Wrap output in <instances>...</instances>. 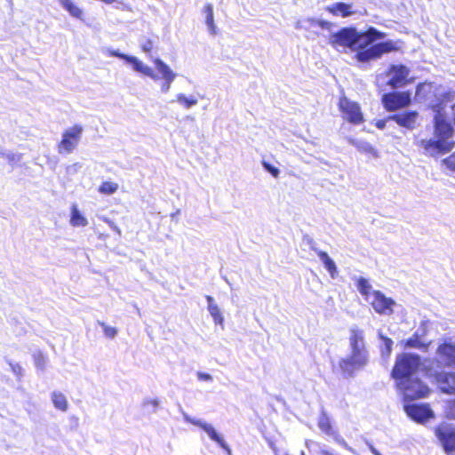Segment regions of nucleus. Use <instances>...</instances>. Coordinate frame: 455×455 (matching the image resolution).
<instances>
[{
    "label": "nucleus",
    "mask_w": 455,
    "mask_h": 455,
    "mask_svg": "<svg viewBox=\"0 0 455 455\" xmlns=\"http://www.w3.org/2000/svg\"><path fill=\"white\" fill-rule=\"evenodd\" d=\"M339 109L342 115L343 119L347 122L359 124L363 121V116L361 111L359 104L355 101H352L346 96L339 99Z\"/></svg>",
    "instance_id": "11"
},
{
    "label": "nucleus",
    "mask_w": 455,
    "mask_h": 455,
    "mask_svg": "<svg viewBox=\"0 0 455 455\" xmlns=\"http://www.w3.org/2000/svg\"><path fill=\"white\" fill-rule=\"evenodd\" d=\"M268 444H269L270 448L272 449V451H274V453L275 455H277V448H276L275 444L272 441H269Z\"/></svg>",
    "instance_id": "43"
},
{
    "label": "nucleus",
    "mask_w": 455,
    "mask_h": 455,
    "mask_svg": "<svg viewBox=\"0 0 455 455\" xmlns=\"http://www.w3.org/2000/svg\"><path fill=\"white\" fill-rule=\"evenodd\" d=\"M209 311H210L211 315L213 316L215 323H222L223 318L221 317V314L217 306L210 304Z\"/></svg>",
    "instance_id": "35"
},
{
    "label": "nucleus",
    "mask_w": 455,
    "mask_h": 455,
    "mask_svg": "<svg viewBox=\"0 0 455 455\" xmlns=\"http://www.w3.org/2000/svg\"><path fill=\"white\" fill-rule=\"evenodd\" d=\"M199 426L209 435L211 439L219 443L223 448H226L223 439L218 435V433L211 425L204 423L199 424Z\"/></svg>",
    "instance_id": "29"
},
{
    "label": "nucleus",
    "mask_w": 455,
    "mask_h": 455,
    "mask_svg": "<svg viewBox=\"0 0 455 455\" xmlns=\"http://www.w3.org/2000/svg\"><path fill=\"white\" fill-rule=\"evenodd\" d=\"M407 415L414 421L424 424L435 417L434 411L427 403H413L404 406Z\"/></svg>",
    "instance_id": "15"
},
{
    "label": "nucleus",
    "mask_w": 455,
    "mask_h": 455,
    "mask_svg": "<svg viewBox=\"0 0 455 455\" xmlns=\"http://www.w3.org/2000/svg\"><path fill=\"white\" fill-rule=\"evenodd\" d=\"M356 288L363 299L370 304L374 312L380 315L390 316L399 306L397 302L379 290L373 289L368 279L359 277Z\"/></svg>",
    "instance_id": "3"
},
{
    "label": "nucleus",
    "mask_w": 455,
    "mask_h": 455,
    "mask_svg": "<svg viewBox=\"0 0 455 455\" xmlns=\"http://www.w3.org/2000/svg\"><path fill=\"white\" fill-rule=\"evenodd\" d=\"M199 378L207 380L211 379V376L205 373H199Z\"/></svg>",
    "instance_id": "44"
},
{
    "label": "nucleus",
    "mask_w": 455,
    "mask_h": 455,
    "mask_svg": "<svg viewBox=\"0 0 455 455\" xmlns=\"http://www.w3.org/2000/svg\"><path fill=\"white\" fill-rule=\"evenodd\" d=\"M33 360L35 365L38 369H44L46 364V356L41 351H38L33 355Z\"/></svg>",
    "instance_id": "30"
},
{
    "label": "nucleus",
    "mask_w": 455,
    "mask_h": 455,
    "mask_svg": "<svg viewBox=\"0 0 455 455\" xmlns=\"http://www.w3.org/2000/svg\"><path fill=\"white\" fill-rule=\"evenodd\" d=\"M99 324L101 326L105 336L108 338L113 339L117 334L116 328L108 326L103 322H99Z\"/></svg>",
    "instance_id": "32"
},
{
    "label": "nucleus",
    "mask_w": 455,
    "mask_h": 455,
    "mask_svg": "<svg viewBox=\"0 0 455 455\" xmlns=\"http://www.w3.org/2000/svg\"><path fill=\"white\" fill-rule=\"evenodd\" d=\"M61 6L74 18L82 19L83 11L72 0H59Z\"/></svg>",
    "instance_id": "22"
},
{
    "label": "nucleus",
    "mask_w": 455,
    "mask_h": 455,
    "mask_svg": "<svg viewBox=\"0 0 455 455\" xmlns=\"http://www.w3.org/2000/svg\"><path fill=\"white\" fill-rule=\"evenodd\" d=\"M378 336L379 339L383 342V345L381 347L382 355H386L387 356H388L392 351L393 340L386 337L381 331H378Z\"/></svg>",
    "instance_id": "27"
},
{
    "label": "nucleus",
    "mask_w": 455,
    "mask_h": 455,
    "mask_svg": "<svg viewBox=\"0 0 455 455\" xmlns=\"http://www.w3.org/2000/svg\"><path fill=\"white\" fill-rule=\"evenodd\" d=\"M118 189V184L116 183V182H113V181H103L99 188H98V191L100 193V194H103V195H113L114 193H116Z\"/></svg>",
    "instance_id": "25"
},
{
    "label": "nucleus",
    "mask_w": 455,
    "mask_h": 455,
    "mask_svg": "<svg viewBox=\"0 0 455 455\" xmlns=\"http://www.w3.org/2000/svg\"><path fill=\"white\" fill-rule=\"evenodd\" d=\"M421 364L420 356L416 354L402 353L399 354L395 362L392 370V378L398 384V380H406L419 370Z\"/></svg>",
    "instance_id": "7"
},
{
    "label": "nucleus",
    "mask_w": 455,
    "mask_h": 455,
    "mask_svg": "<svg viewBox=\"0 0 455 455\" xmlns=\"http://www.w3.org/2000/svg\"><path fill=\"white\" fill-rule=\"evenodd\" d=\"M373 452L375 455H380L378 451H376L375 450H373Z\"/></svg>",
    "instance_id": "48"
},
{
    "label": "nucleus",
    "mask_w": 455,
    "mask_h": 455,
    "mask_svg": "<svg viewBox=\"0 0 455 455\" xmlns=\"http://www.w3.org/2000/svg\"><path fill=\"white\" fill-rule=\"evenodd\" d=\"M401 344L405 348H416L421 351H427L431 344V341L424 338V334L415 332L411 337L401 341Z\"/></svg>",
    "instance_id": "18"
},
{
    "label": "nucleus",
    "mask_w": 455,
    "mask_h": 455,
    "mask_svg": "<svg viewBox=\"0 0 455 455\" xmlns=\"http://www.w3.org/2000/svg\"><path fill=\"white\" fill-rule=\"evenodd\" d=\"M109 55L110 56H113V57H116V58H119L121 60H124V61H126L127 63H130L132 65L134 70H136L137 72H140L154 80H157L159 78V76H157L154 71L152 70V68H150L149 67L144 65L140 60H138L136 57L134 56H130V55H127V54H124V53H122L118 51H110L109 52Z\"/></svg>",
    "instance_id": "16"
},
{
    "label": "nucleus",
    "mask_w": 455,
    "mask_h": 455,
    "mask_svg": "<svg viewBox=\"0 0 455 455\" xmlns=\"http://www.w3.org/2000/svg\"><path fill=\"white\" fill-rule=\"evenodd\" d=\"M307 22L311 27H319L325 30H331L332 27L331 22L323 20L309 19Z\"/></svg>",
    "instance_id": "31"
},
{
    "label": "nucleus",
    "mask_w": 455,
    "mask_h": 455,
    "mask_svg": "<svg viewBox=\"0 0 455 455\" xmlns=\"http://www.w3.org/2000/svg\"><path fill=\"white\" fill-rule=\"evenodd\" d=\"M5 158L7 159L8 162L13 163V162L20 161V156L13 154V153H9V154L5 155Z\"/></svg>",
    "instance_id": "40"
},
{
    "label": "nucleus",
    "mask_w": 455,
    "mask_h": 455,
    "mask_svg": "<svg viewBox=\"0 0 455 455\" xmlns=\"http://www.w3.org/2000/svg\"><path fill=\"white\" fill-rule=\"evenodd\" d=\"M178 101L185 108H188L197 103V100L194 98H187L185 95H178Z\"/></svg>",
    "instance_id": "33"
},
{
    "label": "nucleus",
    "mask_w": 455,
    "mask_h": 455,
    "mask_svg": "<svg viewBox=\"0 0 455 455\" xmlns=\"http://www.w3.org/2000/svg\"><path fill=\"white\" fill-rule=\"evenodd\" d=\"M443 164L451 170H455V153L445 158Z\"/></svg>",
    "instance_id": "37"
},
{
    "label": "nucleus",
    "mask_w": 455,
    "mask_h": 455,
    "mask_svg": "<svg viewBox=\"0 0 455 455\" xmlns=\"http://www.w3.org/2000/svg\"><path fill=\"white\" fill-rule=\"evenodd\" d=\"M326 11L335 16L343 18L348 17L355 13L353 6L350 4L334 3L326 7Z\"/></svg>",
    "instance_id": "21"
},
{
    "label": "nucleus",
    "mask_w": 455,
    "mask_h": 455,
    "mask_svg": "<svg viewBox=\"0 0 455 455\" xmlns=\"http://www.w3.org/2000/svg\"><path fill=\"white\" fill-rule=\"evenodd\" d=\"M436 115L435 116L434 137L429 140H421L419 145L430 156L444 154L453 148L451 136L453 129L447 121L446 116L442 113L444 107H434Z\"/></svg>",
    "instance_id": "2"
},
{
    "label": "nucleus",
    "mask_w": 455,
    "mask_h": 455,
    "mask_svg": "<svg viewBox=\"0 0 455 455\" xmlns=\"http://www.w3.org/2000/svg\"><path fill=\"white\" fill-rule=\"evenodd\" d=\"M338 442L342 444L344 447L347 448V443L343 439H338Z\"/></svg>",
    "instance_id": "45"
},
{
    "label": "nucleus",
    "mask_w": 455,
    "mask_h": 455,
    "mask_svg": "<svg viewBox=\"0 0 455 455\" xmlns=\"http://www.w3.org/2000/svg\"><path fill=\"white\" fill-rule=\"evenodd\" d=\"M319 427L328 433L329 430L331 429V426H330V422H329V419L327 418H323L319 420Z\"/></svg>",
    "instance_id": "39"
},
{
    "label": "nucleus",
    "mask_w": 455,
    "mask_h": 455,
    "mask_svg": "<svg viewBox=\"0 0 455 455\" xmlns=\"http://www.w3.org/2000/svg\"><path fill=\"white\" fill-rule=\"evenodd\" d=\"M355 146L360 152L372 156L374 157H378V153L376 149L370 143L359 140L355 143Z\"/></svg>",
    "instance_id": "26"
},
{
    "label": "nucleus",
    "mask_w": 455,
    "mask_h": 455,
    "mask_svg": "<svg viewBox=\"0 0 455 455\" xmlns=\"http://www.w3.org/2000/svg\"><path fill=\"white\" fill-rule=\"evenodd\" d=\"M354 28H345L337 32L331 33L328 37V44L339 52H346L350 49L355 52L370 42L369 36L363 35Z\"/></svg>",
    "instance_id": "5"
},
{
    "label": "nucleus",
    "mask_w": 455,
    "mask_h": 455,
    "mask_svg": "<svg viewBox=\"0 0 455 455\" xmlns=\"http://www.w3.org/2000/svg\"><path fill=\"white\" fill-rule=\"evenodd\" d=\"M83 132V128L79 124H74L69 129L64 131L62 139L58 144L60 154H69L78 145Z\"/></svg>",
    "instance_id": "10"
},
{
    "label": "nucleus",
    "mask_w": 455,
    "mask_h": 455,
    "mask_svg": "<svg viewBox=\"0 0 455 455\" xmlns=\"http://www.w3.org/2000/svg\"><path fill=\"white\" fill-rule=\"evenodd\" d=\"M390 119L395 121L399 125L411 130L416 126L418 113L408 112L400 115H394Z\"/></svg>",
    "instance_id": "20"
},
{
    "label": "nucleus",
    "mask_w": 455,
    "mask_h": 455,
    "mask_svg": "<svg viewBox=\"0 0 455 455\" xmlns=\"http://www.w3.org/2000/svg\"><path fill=\"white\" fill-rule=\"evenodd\" d=\"M435 435L446 453L455 451V426L442 423L435 428Z\"/></svg>",
    "instance_id": "12"
},
{
    "label": "nucleus",
    "mask_w": 455,
    "mask_h": 455,
    "mask_svg": "<svg viewBox=\"0 0 455 455\" xmlns=\"http://www.w3.org/2000/svg\"><path fill=\"white\" fill-rule=\"evenodd\" d=\"M382 103L386 109L395 111L411 103V94L407 92L386 93L382 97Z\"/></svg>",
    "instance_id": "14"
},
{
    "label": "nucleus",
    "mask_w": 455,
    "mask_h": 455,
    "mask_svg": "<svg viewBox=\"0 0 455 455\" xmlns=\"http://www.w3.org/2000/svg\"><path fill=\"white\" fill-rule=\"evenodd\" d=\"M323 455H331L328 451H323Z\"/></svg>",
    "instance_id": "47"
},
{
    "label": "nucleus",
    "mask_w": 455,
    "mask_h": 455,
    "mask_svg": "<svg viewBox=\"0 0 455 455\" xmlns=\"http://www.w3.org/2000/svg\"><path fill=\"white\" fill-rule=\"evenodd\" d=\"M12 369L14 373L20 374V375L22 374V368L20 364L16 363V364L12 365Z\"/></svg>",
    "instance_id": "42"
},
{
    "label": "nucleus",
    "mask_w": 455,
    "mask_h": 455,
    "mask_svg": "<svg viewBox=\"0 0 455 455\" xmlns=\"http://www.w3.org/2000/svg\"><path fill=\"white\" fill-rule=\"evenodd\" d=\"M348 350L349 353L340 359L339 367L342 375L351 378L363 370L370 362V353L366 347L363 330L356 326L349 330Z\"/></svg>",
    "instance_id": "1"
},
{
    "label": "nucleus",
    "mask_w": 455,
    "mask_h": 455,
    "mask_svg": "<svg viewBox=\"0 0 455 455\" xmlns=\"http://www.w3.org/2000/svg\"><path fill=\"white\" fill-rule=\"evenodd\" d=\"M363 35L369 36L370 42H368L365 46H362L355 50V59L360 62L376 60L381 58L383 54L398 50L397 44L393 41H386L371 45L376 40L382 39L385 36L384 33L379 32L373 28L363 32Z\"/></svg>",
    "instance_id": "4"
},
{
    "label": "nucleus",
    "mask_w": 455,
    "mask_h": 455,
    "mask_svg": "<svg viewBox=\"0 0 455 455\" xmlns=\"http://www.w3.org/2000/svg\"><path fill=\"white\" fill-rule=\"evenodd\" d=\"M396 387L406 399L411 400L425 398L431 392V389L418 379L398 380Z\"/></svg>",
    "instance_id": "8"
},
{
    "label": "nucleus",
    "mask_w": 455,
    "mask_h": 455,
    "mask_svg": "<svg viewBox=\"0 0 455 455\" xmlns=\"http://www.w3.org/2000/svg\"><path fill=\"white\" fill-rule=\"evenodd\" d=\"M52 401L56 409L66 411L68 404L66 396L60 392H53L52 394Z\"/></svg>",
    "instance_id": "24"
},
{
    "label": "nucleus",
    "mask_w": 455,
    "mask_h": 455,
    "mask_svg": "<svg viewBox=\"0 0 455 455\" xmlns=\"http://www.w3.org/2000/svg\"><path fill=\"white\" fill-rule=\"evenodd\" d=\"M204 12L205 13V22L210 29V32L212 34H215L216 31L213 24V11L212 4H205L204 7Z\"/></svg>",
    "instance_id": "28"
},
{
    "label": "nucleus",
    "mask_w": 455,
    "mask_h": 455,
    "mask_svg": "<svg viewBox=\"0 0 455 455\" xmlns=\"http://www.w3.org/2000/svg\"><path fill=\"white\" fill-rule=\"evenodd\" d=\"M155 47V43L153 40L148 38L146 39L142 44H141V50L147 53V54H150L152 50L154 49Z\"/></svg>",
    "instance_id": "36"
},
{
    "label": "nucleus",
    "mask_w": 455,
    "mask_h": 455,
    "mask_svg": "<svg viewBox=\"0 0 455 455\" xmlns=\"http://www.w3.org/2000/svg\"><path fill=\"white\" fill-rule=\"evenodd\" d=\"M413 81L410 68L403 64H392L385 72L376 76V84L379 88L388 85L393 89H397Z\"/></svg>",
    "instance_id": "6"
},
{
    "label": "nucleus",
    "mask_w": 455,
    "mask_h": 455,
    "mask_svg": "<svg viewBox=\"0 0 455 455\" xmlns=\"http://www.w3.org/2000/svg\"><path fill=\"white\" fill-rule=\"evenodd\" d=\"M451 111L453 113V120L455 122V104L451 107Z\"/></svg>",
    "instance_id": "46"
},
{
    "label": "nucleus",
    "mask_w": 455,
    "mask_h": 455,
    "mask_svg": "<svg viewBox=\"0 0 455 455\" xmlns=\"http://www.w3.org/2000/svg\"><path fill=\"white\" fill-rule=\"evenodd\" d=\"M435 355L436 362L441 366H455V339L452 338L441 339L436 347Z\"/></svg>",
    "instance_id": "9"
},
{
    "label": "nucleus",
    "mask_w": 455,
    "mask_h": 455,
    "mask_svg": "<svg viewBox=\"0 0 455 455\" xmlns=\"http://www.w3.org/2000/svg\"><path fill=\"white\" fill-rule=\"evenodd\" d=\"M426 374L433 378L440 390L445 394L455 395V372L440 371L426 368Z\"/></svg>",
    "instance_id": "13"
},
{
    "label": "nucleus",
    "mask_w": 455,
    "mask_h": 455,
    "mask_svg": "<svg viewBox=\"0 0 455 455\" xmlns=\"http://www.w3.org/2000/svg\"><path fill=\"white\" fill-rule=\"evenodd\" d=\"M70 224L73 227H85L88 224L86 218L78 211L75 204L71 207Z\"/></svg>",
    "instance_id": "23"
},
{
    "label": "nucleus",
    "mask_w": 455,
    "mask_h": 455,
    "mask_svg": "<svg viewBox=\"0 0 455 455\" xmlns=\"http://www.w3.org/2000/svg\"><path fill=\"white\" fill-rule=\"evenodd\" d=\"M153 62L157 71L161 74V78L164 80L162 89L163 91L167 92L171 86V84L175 79L176 75L161 59L156 58L153 60Z\"/></svg>",
    "instance_id": "17"
},
{
    "label": "nucleus",
    "mask_w": 455,
    "mask_h": 455,
    "mask_svg": "<svg viewBox=\"0 0 455 455\" xmlns=\"http://www.w3.org/2000/svg\"><path fill=\"white\" fill-rule=\"evenodd\" d=\"M301 455H305L304 451L301 452Z\"/></svg>",
    "instance_id": "49"
},
{
    "label": "nucleus",
    "mask_w": 455,
    "mask_h": 455,
    "mask_svg": "<svg viewBox=\"0 0 455 455\" xmlns=\"http://www.w3.org/2000/svg\"><path fill=\"white\" fill-rule=\"evenodd\" d=\"M426 87L430 88L431 84H426V83L419 84L417 86V94H420L426 89Z\"/></svg>",
    "instance_id": "41"
},
{
    "label": "nucleus",
    "mask_w": 455,
    "mask_h": 455,
    "mask_svg": "<svg viewBox=\"0 0 455 455\" xmlns=\"http://www.w3.org/2000/svg\"><path fill=\"white\" fill-rule=\"evenodd\" d=\"M315 251L330 276L335 279L339 275V271L334 260L325 251L318 249H315Z\"/></svg>",
    "instance_id": "19"
},
{
    "label": "nucleus",
    "mask_w": 455,
    "mask_h": 455,
    "mask_svg": "<svg viewBox=\"0 0 455 455\" xmlns=\"http://www.w3.org/2000/svg\"><path fill=\"white\" fill-rule=\"evenodd\" d=\"M446 416L451 419H455V400L452 401L446 409Z\"/></svg>",
    "instance_id": "38"
},
{
    "label": "nucleus",
    "mask_w": 455,
    "mask_h": 455,
    "mask_svg": "<svg viewBox=\"0 0 455 455\" xmlns=\"http://www.w3.org/2000/svg\"><path fill=\"white\" fill-rule=\"evenodd\" d=\"M262 165H263L264 169L267 172H269L274 178H278L279 177L280 170L276 166H275V165H273V164H269V163H267L266 161L262 162Z\"/></svg>",
    "instance_id": "34"
}]
</instances>
